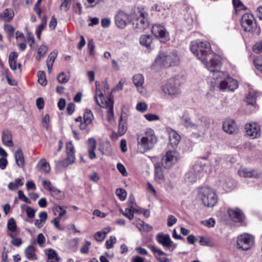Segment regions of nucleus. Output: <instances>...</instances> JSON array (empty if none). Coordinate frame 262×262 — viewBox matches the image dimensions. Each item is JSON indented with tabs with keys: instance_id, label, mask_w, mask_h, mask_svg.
I'll list each match as a JSON object with an SVG mask.
<instances>
[{
	"instance_id": "1",
	"label": "nucleus",
	"mask_w": 262,
	"mask_h": 262,
	"mask_svg": "<svg viewBox=\"0 0 262 262\" xmlns=\"http://www.w3.org/2000/svg\"><path fill=\"white\" fill-rule=\"evenodd\" d=\"M190 49L205 67L212 73L213 79L219 82L218 88L220 90L233 91L237 88L238 83L236 80L219 70L221 66L220 57L212 51L209 42L199 40L192 41Z\"/></svg>"
},
{
	"instance_id": "2",
	"label": "nucleus",
	"mask_w": 262,
	"mask_h": 262,
	"mask_svg": "<svg viewBox=\"0 0 262 262\" xmlns=\"http://www.w3.org/2000/svg\"><path fill=\"white\" fill-rule=\"evenodd\" d=\"M157 142L155 132L151 128L145 130L137 137V147L140 153H145L154 148Z\"/></svg>"
},
{
	"instance_id": "3",
	"label": "nucleus",
	"mask_w": 262,
	"mask_h": 262,
	"mask_svg": "<svg viewBox=\"0 0 262 262\" xmlns=\"http://www.w3.org/2000/svg\"><path fill=\"white\" fill-rule=\"evenodd\" d=\"M180 62V57L177 51L161 52L156 58L154 65L160 67H169L178 65Z\"/></svg>"
},
{
	"instance_id": "4",
	"label": "nucleus",
	"mask_w": 262,
	"mask_h": 262,
	"mask_svg": "<svg viewBox=\"0 0 262 262\" xmlns=\"http://www.w3.org/2000/svg\"><path fill=\"white\" fill-rule=\"evenodd\" d=\"M148 14L144 11L137 9L132 15V21L134 27L140 31H143L149 26Z\"/></svg>"
},
{
	"instance_id": "5",
	"label": "nucleus",
	"mask_w": 262,
	"mask_h": 262,
	"mask_svg": "<svg viewBox=\"0 0 262 262\" xmlns=\"http://www.w3.org/2000/svg\"><path fill=\"white\" fill-rule=\"evenodd\" d=\"M200 198L204 206L212 207L217 202V196L214 190L209 187H204L200 191Z\"/></svg>"
},
{
	"instance_id": "6",
	"label": "nucleus",
	"mask_w": 262,
	"mask_h": 262,
	"mask_svg": "<svg viewBox=\"0 0 262 262\" xmlns=\"http://www.w3.org/2000/svg\"><path fill=\"white\" fill-rule=\"evenodd\" d=\"M164 93L172 97H176L180 94V84L174 79L169 80L162 88Z\"/></svg>"
},
{
	"instance_id": "7",
	"label": "nucleus",
	"mask_w": 262,
	"mask_h": 262,
	"mask_svg": "<svg viewBox=\"0 0 262 262\" xmlns=\"http://www.w3.org/2000/svg\"><path fill=\"white\" fill-rule=\"evenodd\" d=\"M240 22L242 27L246 32L253 31L256 26L255 18L251 13H247L244 14Z\"/></svg>"
},
{
	"instance_id": "8",
	"label": "nucleus",
	"mask_w": 262,
	"mask_h": 262,
	"mask_svg": "<svg viewBox=\"0 0 262 262\" xmlns=\"http://www.w3.org/2000/svg\"><path fill=\"white\" fill-rule=\"evenodd\" d=\"M254 238L250 234H243L237 237L236 244L238 249L243 250H248L253 246Z\"/></svg>"
},
{
	"instance_id": "9",
	"label": "nucleus",
	"mask_w": 262,
	"mask_h": 262,
	"mask_svg": "<svg viewBox=\"0 0 262 262\" xmlns=\"http://www.w3.org/2000/svg\"><path fill=\"white\" fill-rule=\"evenodd\" d=\"M178 160V154L176 151H168L162 159V165L165 168H170Z\"/></svg>"
},
{
	"instance_id": "10",
	"label": "nucleus",
	"mask_w": 262,
	"mask_h": 262,
	"mask_svg": "<svg viewBox=\"0 0 262 262\" xmlns=\"http://www.w3.org/2000/svg\"><path fill=\"white\" fill-rule=\"evenodd\" d=\"M151 31L162 42H166L169 39L168 32L163 26L160 24L154 25L152 27Z\"/></svg>"
},
{
	"instance_id": "11",
	"label": "nucleus",
	"mask_w": 262,
	"mask_h": 262,
	"mask_svg": "<svg viewBox=\"0 0 262 262\" xmlns=\"http://www.w3.org/2000/svg\"><path fill=\"white\" fill-rule=\"evenodd\" d=\"M245 129L246 135L251 139H255L260 136V129L256 123H249L245 125Z\"/></svg>"
},
{
	"instance_id": "12",
	"label": "nucleus",
	"mask_w": 262,
	"mask_h": 262,
	"mask_svg": "<svg viewBox=\"0 0 262 262\" xmlns=\"http://www.w3.org/2000/svg\"><path fill=\"white\" fill-rule=\"evenodd\" d=\"M156 239L159 243L171 251L177 247V244L171 240L168 234H158L156 236Z\"/></svg>"
},
{
	"instance_id": "13",
	"label": "nucleus",
	"mask_w": 262,
	"mask_h": 262,
	"mask_svg": "<svg viewBox=\"0 0 262 262\" xmlns=\"http://www.w3.org/2000/svg\"><path fill=\"white\" fill-rule=\"evenodd\" d=\"M67 158L64 160L59 161V163L63 166H67L73 163L75 160L74 147L71 142L67 143Z\"/></svg>"
},
{
	"instance_id": "14",
	"label": "nucleus",
	"mask_w": 262,
	"mask_h": 262,
	"mask_svg": "<svg viewBox=\"0 0 262 262\" xmlns=\"http://www.w3.org/2000/svg\"><path fill=\"white\" fill-rule=\"evenodd\" d=\"M115 21L118 28L123 29L127 26L130 19L127 14L122 11H118L115 15Z\"/></svg>"
},
{
	"instance_id": "15",
	"label": "nucleus",
	"mask_w": 262,
	"mask_h": 262,
	"mask_svg": "<svg viewBox=\"0 0 262 262\" xmlns=\"http://www.w3.org/2000/svg\"><path fill=\"white\" fill-rule=\"evenodd\" d=\"M227 212L229 218L234 222L243 223L245 221V215L238 208H229Z\"/></svg>"
},
{
	"instance_id": "16",
	"label": "nucleus",
	"mask_w": 262,
	"mask_h": 262,
	"mask_svg": "<svg viewBox=\"0 0 262 262\" xmlns=\"http://www.w3.org/2000/svg\"><path fill=\"white\" fill-rule=\"evenodd\" d=\"M222 129L225 132L230 135L236 134L238 132V127L233 120L224 121Z\"/></svg>"
},
{
	"instance_id": "17",
	"label": "nucleus",
	"mask_w": 262,
	"mask_h": 262,
	"mask_svg": "<svg viewBox=\"0 0 262 262\" xmlns=\"http://www.w3.org/2000/svg\"><path fill=\"white\" fill-rule=\"evenodd\" d=\"M96 84V91L95 99L97 104L100 107H102V105H105V103L108 102V99L107 101L105 100L104 97L102 92L99 88L100 83L98 81L95 82Z\"/></svg>"
},
{
	"instance_id": "18",
	"label": "nucleus",
	"mask_w": 262,
	"mask_h": 262,
	"mask_svg": "<svg viewBox=\"0 0 262 262\" xmlns=\"http://www.w3.org/2000/svg\"><path fill=\"white\" fill-rule=\"evenodd\" d=\"M238 173L241 177L244 178H258L260 173L245 167H241L238 171Z\"/></svg>"
},
{
	"instance_id": "19",
	"label": "nucleus",
	"mask_w": 262,
	"mask_h": 262,
	"mask_svg": "<svg viewBox=\"0 0 262 262\" xmlns=\"http://www.w3.org/2000/svg\"><path fill=\"white\" fill-rule=\"evenodd\" d=\"M169 140L170 144L172 147H177L180 141V136L173 129L168 128Z\"/></svg>"
},
{
	"instance_id": "20",
	"label": "nucleus",
	"mask_w": 262,
	"mask_h": 262,
	"mask_svg": "<svg viewBox=\"0 0 262 262\" xmlns=\"http://www.w3.org/2000/svg\"><path fill=\"white\" fill-rule=\"evenodd\" d=\"M148 248L150 249L154 253L155 256L160 262H170V260L167 258H162L160 256L161 255H165L166 253L160 249L157 248L152 245H148Z\"/></svg>"
},
{
	"instance_id": "21",
	"label": "nucleus",
	"mask_w": 262,
	"mask_h": 262,
	"mask_svg": "<svg viewBox=\"0 0 262 262\" xmlns=\"http://www.w3.org/2000/svg\"><path fill=\"white\" fill-rule=\"evenodd\" d=\"M36 248L33 245L28 246L25 250L24 253L26 257L30 260H36L38 259L36 254Z\"/></svg>"
},
{
	"instance_id": "22",
	"label": "nucleus",
	"mask_w": 262,
	"mask_h": 262,
	"mask_svg": "<svg viewBox=\"0 0 262 262\" xmlns=\"http://www.w3.org/2000/svg\"><path fill=\"white\" fill-rule=\"evenodd\" d=\"M133 81L137 88L138 91L140 93H142L143 89L142 85L144 81L143 76L141 74L135 75L133 77Z\"/></svg>"
},
{
	"instance_id": "23",
	"label": "nucleus",
	"mask_w": 262,
	"mask_h": 262,
	"mask_svg": "<svg viewBox=\"0 0 262 262\" xmlns=\"http://www.w3.org/2000/svg\"><path fill=\"white\" fill-rule=\"evenodd\" d=\"M140 43L148 49H151L154 47L152 38L149 35H142L140 37Z\"/></svg>"
},
{
	"instance_id": "24",
	"label": "nucleus",
	"mask_w": 262,
	"mask_h": 262,
	"mask_svg": "<svg viewBox=\"0 0 262 262\" xmlns=\"http://www.w3.org/2000/svg\"><path fill=\"white\" fill-rule=\"evenodd\" d=\"M105 104L102 105V107L107 109V120L111 122L114 120L113 101L112 99L108 98V102Z\"/></svg>"
},
{
	"instance_id": "25",
	"label": "nucleus",
	"mask_w": 262,
	"mask_h": 262,
	"mask_svg": "<svg viewBox=\"0 0 262 262\" xmlns=\"http://www.w3.org/2000/svg\"><path fill=\"white\" fill-rule=\"evenodd\" d=\"M14 16V11L10 8L6 9L0 13V18L6 22L11 21Z\"/></svg>"
},
{
	"instance_id": "26",
	"label": "nucleus",
	"mask_w": 262,
	"mask_h": 262,
	"mask_svg": "<svg viewBox=\"0 0 262 262\" xmlns=\"http://www.w3.org/2000/svg\"><path fill=\"white\" fill-rule=\"evenodd\" d=\"M14 157L16 164L19 167L23 168L25 165V162L23 152L20 148H18L14 152Z\"/></svg>"
},
{
	"instance_id": "27",
	"label": "nucleus",
	"mask_w": 262,
	"mask_h": 262,
	"mask_svg": "<svg viewBox=\"0 0 262 262\" xmlns=\"http://www.w3.org/2000/svg\"><path fill=\"white\" fill-rule=\"evenodd\" d=\"M96 147V141L94 138H90L88 141V150L89 157L91 159H94L96 158V154L94 152Z\"/></svg>"
},
{
	"instance_id": "28",
	"label": "nucleus",
	"mask_w": 262,
	"mask_h": 262,
	"mask_svg": "<svg viewBox=\"0 0 262 262\" xmlns=\"http://www.w3.org/2000/svg\"><path fill=\"white\" fill-rule=\"evenodd\" d=\"M2 141L3 143L7 146L11 147L13 145L11 134L8 129L3 130L2 134Z\"/></svg>"
},
{
	"instance_id": "29",
	"label": "nucleus",
	"mask_w": 262,
	"mask_h": 262,
	"mask_svg": "<svg viewBox=\"0 0 262 262\" xmlns=\"http://www.w3.org/2000/svg\"><path fill=\"white\" fill-rule=\"evenodd\" d=\"M37 168L39 171L42 173H48L50 171V165L44 158L39 161L37 165Z\"/></svg>"
},
{
	"instance_id": "30",
	"label": "nucleus",
	"mask_w": 262,
	"mask_h": 262,
	"mask_svg": "<svg viewBox=\"0 0 262 262\" xmlns=\"http://www.w3.org/2000/svg\"><path fill=\"white\" fill-rule=\"evenodd\" d=\"M46 253L48 255V262H59L60 258L55 250L52 249H47Z\"/></svg>"
},
{
	"instance_id": "31",
	"label": "nucleus",
	"mask_w": 262,
	"mask_h": 262,
	"mask_svg": "<svg viewBox=\"0 0 262 262\" xmlns=\"http://www.w3.org/2000/svg\"><path fill=\"white\" fill-rule=\"evenodd\" d=\"M258 96V93L254 90H251L247 96V101L248 104L254 105L256 103V100Z\"/></svg>"
},
{
	"instance_id": "32",
	"label": "nucleus",
	"mask_w": 262,
	"mask_h": 262,
	"mask_svg": "<svg viewBox=\"0 0 262 262\" xmlns=\"http://www.w3.org/2000/svg\"><path fill=\"white\" fill-rule=\"evenodd\" d=\"M220 185L227 190L231 189L233 187V182L228 178L223 179L220 181Z\"/></svg>"
},
{
	"instance_id": "33",
	"label": "nucleus",
	"mask_w": 262,
	"mask_h": 262,
	"mask_svg": "<svg viewBox=\"0 0 262 262\" xmlns=\"http://www.w3.org/2000/svg\"><path fill=\"white\" fill-rule=\"evenodd\" d=\"M127 128L125 125V121H123L122 120V117L121 116L120 119V122L118 125V134L119 136H121L123 135H124L126 131Z\"/></svg>"
},
{
	"instance_id": "34",
	"label": "nucleus",
	"mask_w": 262,
	"mask_h": 262,
	"mask_svg": "<svg viewBox=\"0 0 262 262\" xmlns=\"http://www.w3.org/2000/svg\"><path fill=\"white\" fill-rule=\"evenodd\" d=\"M94 118L93 114L90 110L86 109L83 116L84 121L86 123L90 124Z\"/></svg>"
},
{
	"instance_id": "35",
	"label": "nucleus",
	"mask_w": 262,
	"mask_h": 262,
	"mask_svg": "<svg viewBox=\"0 0 262 262\" xmlns=\"http://www.w3.org/2000/svg\"><path fill=\"white\" fill-rule=\"evenodd\" d=\"M38 81L42 86L46 85L47 80L46 77V74L43 71H39L37 74Z\"/></svg>"
},
{
	"instance_id": "36",
	"label": "nucleus",
	"mask_w": 262,
	"mask_h": 262,
	"mask_svg": "<svg viewBox=\"0 0 262 262\" xmlns=\"http://www.w3.org/2000/svg\"><path fill=\"white\" fill-rule=\"evenodd\" d=\"M155 173L157 179L161 180L164 178V175L160 163H156L155 165Z\"/></svg>"
},
{
	"instance_id": "37",
	"label": "nucleus",
	"mask_w": 262,
	"mask_h": 262,
	"mask_svg": "<svg viewBox=\"0 0 262 262\" xmlns=\"http://www.w3.org/2000/svg\"><path fill=\"white\" fill-rule=\"evenodd\" d=\"M51 194L54 198L57 199H61L63 198V193L57 189L56 188L54 187V186L53 188L50 190V191Z\"/></svg>"
},
{
	"instance_id": "38",
	"label": "nucleus",
	"mask_w": 262,
	"mask_h": 262,
	"mask_svg": "<svg viewBox=\"0 0 262 262\" xmlns=\"http://www.w3.org/2000/svg\"><path fill=\"white\" fill-rule=\"evenodd\" d=\"M121 211L129 220H131L134 218L133 205H130L128 208L125 209L124 211L122 210Z\"/></svg>"
},
{
	"instance_id": "39",
	"label": "nucleus",
	"mask_w": 262,
	"mask_h": 262,
	"mask_svg": "<svg viewBox=\"0 0 262 262\" xmlns=\"http://www.w3.org/2000/svg\"><path fill=\"white\" fill-rule=\"evenodd\" d=\"M232 3L236 12L246 9L245 6L240 0H232Z\"/></svg>"
},
{
	"instance_id": "40",
	"label": "nucleus",
	"mask_w": 262,
	"mask_h": 262,
	"mask_svg": "<svg viewBox=\"0 0 262 262\" xmlns=\"http://www.w3.org/2000/svg\"><path fill=\"white\" fill-rule=\"evenodd\" d=\"M7 228L11 232H15L16 230V223L13 218H11L8 220Z\"/></svg>"
},
{
	"instance_id": "41",
	"label": "nucleus",
	"mask_w": 262,
	"mask_h": 262,
	"mask_svg": "<svg viewBox=\"0 0 262 262\" xmlns=\"http://www.w3.org/2000/svg\"><path fill=\"white\" fill-rule=\"evenodd\" d=\"M45 242L46 238L44 235L42 233H39L37 236L36 241L33 243H37L40 247L43 248L45 246Z\"/></svg>"
},
{
	"instance_id": "42",
	"label": "nucleus",
	"mask_w": 262,
	"mask_h": 262,
	"mask_svg": "<svg viewBox=\"0 0 262 262\" xmlns=\"http://www.w3.org/2000/svg\"><path fill=\"white\" fill-rule=\"evenodd\" d=\"M116 194L121 201H124L126 198V192L125 190L122 188H118L116 190Z\"/></svg>"
},
{
	"instance_id": "43",
	"label": "nucleus",
	"mask_w": 262,
	"mask_h": 262,
	"mask_svg": "<svg viewBox=\"0 0 262 262\" xmlns=\"http://www.w3.org/2000/svg\"><path fill=\"white\" fill-rule=\"evenodd\" d=\"M196 179V176L193 171H189L185 175V180L187 182L192 183L195 182Z\"/></svg>"
},
{
	"instance_id": "44",
	"label": "nucleus",
	"mask_w": 262,
	"mask_h": 262,
	"mask_svg": "<svg viewBox=\"0 0 262 262\" xmlns=\"http://www.w3.org/2000/svg\"><path fill=\"white\" fill-rule=\"evenodd\" d=\"M147 108V105L145 102H139L136 105L137 110L142 113L146 112Z\"/></svg>"
},
{
	"instance_id": "45",
	"label": "nucleus",
	"mask_w": 262,
	"mask_h": 262,
	"mask_svg": "<svg viewBox=\"0 0 262 262\" xmlns=\"http://www.w3.org/2000/svg\"><path fill=\"white\" fill-rule=\"evenodd\" d=\"M57 80L61 83H66L69 80V78L66 76L64 72H61L59 74Z\"/></svg>"
},
{
	"instance_id": "46",
	"label": "nucleus",
	"mask_w": 262,
	"mask_h": 262,
	"mask_svg": "<svg viewBox=\"0 0 262 262\" xmlns=\"http://www.w3.org/2000/svg\"><path fill=\"white\" fill-rule=\"evenodd\" d=\"M61 1H62V2L60 6V9L61 10H63L65 11H68L70 7L72 0H61Z\"/></svg>"
},
{
	"instance_id": "47",
	"label": "nucleus",
	"mask_w": 262,
	"mask_h": 262,
	"mask_svg": "<svg viewBox=\"0 0 262 262\" xmlns=\"http://www.w3.org/2000/svg\"><path fill=\"white\" fill-rule=\"evenodd\" d=\"M27 38L31 48L36 49V47L33 45L34 42V37L33 34L31 32L28 33L27 35Z\"/></svg>"
},
{
	"instance_id": "48",
	"label": "nucleus",
	"mask_w": 262,
	"mask_h": 262,
	"mask_svg": "<svg viewBox=\"0 0 262 262\" xmlns=\"http://www.w3.org/2000/svg\"><path fill=\"white\" fill-rule=\"evenodd\" d=\"M4 30L8 33L10 36H13L14 32V28L10 24H6L4 25Z\"/></svg>"
},
{
	"instance_id": "49",
	"label": "nucleus",
	"mask_w": 262,
	"mask_h": 262,
	"mask_svg": "<svg viewBox=\"0 0 262 262\" xmlns=\"http://www.w3.org/2000/svg\"><path fill=\"white\" fill-rule=\"evenodd\" d=\"M18 198L19 200L27 203L30 204L31 201L24 194V192L22 190H19L18 191Z\"/></svg>"
},
{
	"instance_id": "50",
	"label": "nucleus",
	"mask_w": 262,
	"mask_h": 262,
	"mask_svg": "<svg viewBox=\"0 0 262 262\" xmlns=\"http://www.w3.org/2000/svg\"><path fill=\"white\" fill-rule=\"evenodd\" d=\"M116 242V238L114 236H111L109 239L107 240L105 243L106 248L111 249L113 247V245Z\"/></svg>"
},
{
	"instance_id": "51",
	"label": "nucleus",
	"mask_w": 262,
	"mask_h": 262,
	"mask_svg": "<svg viewBox=\"0 0 262 262\" xmlns=\"http://www.w3.org/2000/svg\"><path fill=\"white\" fill-rule=\"evenodd\" d=\"M91 245V242L88 241H85L84 242V245L80 248V252L83 254H85L88 253L89 250V248Z\"/></svg>"
},
{
	"instance_id": "52",
	"label": "nucleus",
	"mask_w": 262,
	"mask_h": 262,
	"mask_svg": "<svg viewBox=\"0 0 262 262\" xmlns=\"http://www.w3.org/2000/svg\"><path fill=\"white\" fill-rule=\"evenodd\" d=\"M253 49L255 53H262V40L257 42L254 45Z\"/></svg>"
},
{
	"instance_id": "53",
	"label": "nucleus",
	"mask_w": 262,
	"mask_h": 262,
	"mask_svg": "<svg viewBox=\"0 0 262 262\" xmlns=\"http://www.w3.org/2000/svg\"><path fill=\"white\" fill-rule=\"evenodd\" d=\"M41 184L42 186H43L44 188L46 190H48L49 191H50V190L53 188V186L52 185V184L51 182L49 180H46L42 179L41 180Z\"/></svg>"
},
{
	"instance_id": "54",
	"label": "nucleus",
	"mask_w": 262,
	"mask_h": 262,
	"mask_svg": "<svg viewBox=\"0 0 262 262\" xmlns=\"http://www.w3.org/2000/svg\"><path fill=\"white\" fill-rule=\"evenodd\" d=\"M255 67L257 70L262 73V58H258L254 60Z\"/></svg>"
},
{
	"instance_id": "55",
	"label": "nucleus",
	"mask_w": 262,
	"mask_h": 262,
	"mask_svg": "<svg viewBox=\"0 0 262 262\" xmlns=\"http://www.w3.org/2000/svg\"><path fill=\"white\" fill-rule=\"evenodd\" d=\"M145 118L149 121L159 120V117L156 114H147L144 115Z\"/></svg>"
},
{
	"instance_id": "56",
	"label": "nucleus",
	"mask_w": 262,
	"mask_h": 262,
	"mask_svg": "<svg viewBox=\"0 0 262 262\" xmlns=\"http://www.w3.org/2000/svg\"><path fill=\"white\" fill-rule=\"evenodd\" d=\"M56 211L59 212V215L57 216L59 219H61L67 213V211L63 209V207L60 206H56Z\"/></svg>"
},
{
	"instance_id": "57",
	"label": "nucleus",
	"mask_w": 262,
	"mask_h": 262,
	"mask_svg": "<svg viewBox=\"0 0 262 262\" xmlns=\"http://www.w3.org/2000/svg\"><path fill=\"white\" fill-rule=\"evenodd\" d=\"M50 120L49 115L47 114L46 115L42 120V124L43 127H45L46 130L49 129V123Z\"/></svg>"
},
{
	"instance_id": "58",
	"label": "nucleus",
	"mask_w": 262,
	"mask_h": 262,
	"mask_svg": "<svg viewBox=\"0 0 262 262\" xmlns=\"http://www.w3.org/2000/svg\"><path fill=\"white\" fill-rule=\"evenodd\" d=\"M48 47L45 45H42L38 49V54L43 56L48 51Z\"/></svg>"
},
{
	"instance_id": "59",
	"label": "nucleus",
	"mask_w": 262,
	"mask_h": 262,
	"mask_svg": "<svg viewBox=\"0 0 262 262\" xmlns=\"http://www.w3.org/2000/svg\"><path fill=\"white\" fill-rule=\"evenodd\" d=\"M88 47L89 51V54L91 56H93L95 54L94 49L95 45L93 40H90L88 43Z\"/></svg>"
},
{
	"instance_id": "60",
	"label": "nucleus",
	"mask_w": 262,
	"mask_h": 262,
	"mask_svg": "<svg viewBox=\"0 0 262 262\" xmlns=\"http://www.w3.org/2000/svg\"><path fill=\"white\" fill-rule=\"evenodd\" d=\"M117 168L123 176H126L127 175V172L126 170L125 167L123 164L120 163H118L117 165Z\"/></svg>"
},
{
	"instance_id": "61",
	"label": "nucleus",
	"mask_w": 262,
	"mask_h": 262,
	"mask_svg": "<svg viewBox=\"0 0 262 262\" xmlns=\"http://www.w3.org/2000/svg\"><path fill=\"white\" fill-rule=\"evenodd\" d=\"M95 239L98 242H101L105 238L104 233L102 232L98 231L94 235Z\"/></svg>"
},
{
	"instance_id": "62",
	"label": "nucleus",
	"mask_w": 262,
	"mask_h": 262,
	"mask_svg": "<svg viewBox=\"0 0 262 262\" xmlns=\"http://www.w3.org/2000/svg\"><path fill=\"white\" fill-rule=\"evenodd\" d=\"M177 219L172 215H169L167 219V226L171 227L177 222Z\"/></svg>"
},
{
	"instance_id": "63",
	"label": "nucleus",
	"mask_w": 262,
	"mask_h": 262,
	"mask_svg": "<svg viewBox=\"0 0 262 262\" xmlns=\"http://www.w3.org/2000/svg\"><path fill=\"white\" fill-rule=\"evenodd\" d=\"M27 216L30 218H33L35 216V210L30 206H28L26 209Z\"/></svg>"
},
{
	"instance_id": "64",
	"label": "nucleus",
	"mask_w": 262,
	"mask_h": 262,
	"mask_svg": "<svg viewBox=\"0 0 262 262\" xmlns=\"http://www.w3.org/2000/svg\"><path fill=\"white\" fill-rule=\"evenodd\" d=\"M203 224L208 227H212L215 225V220L212 218H210L209 220L204 221Z\"/></svg>"
}]
</instances>
